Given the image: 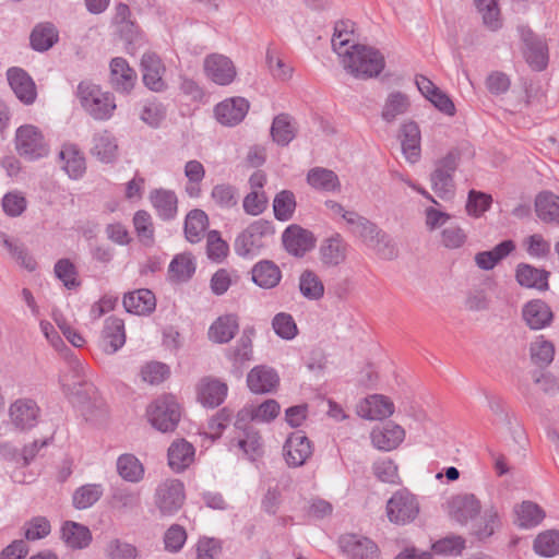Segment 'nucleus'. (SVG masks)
<instances>
[{
  "instance_id": "f257e3e1",
  "label": "nucleus",
  "mask_w": 559,
  "mask_h": 559,
  "mask_svg": "<svg viewBox=\"0 0 559 559\" xmlns=\"http://www.w3.org/2000/svg\"><path fill=\"white\" fill-rule=\"evenodd\" d=\"M342 58L344 68L356 79L378 76L384 68V57L376 48L359 44L350 45Z\"/></svg>"
},
{
  "instance_id": "f03ea898",
  "label": "nucleus",
  "mask_w": 559,
  "mask_h": 559,
  "mask_svg": "<svg viewBox=\"0 0 559 559\" xmlns=\"http://www.w3.org/2000/svg\"><path fill=\"white\" fill-rule=\"evenodd\" d=\"M81 106L95 120L104 121L112 117L116 109L115 97L109 92L90 82L82 81L76 91Z\"/></svg>"
},
{
  "instance_id": "7ed1b4c3",
  "label": "nucleus",
  "mask_w": 559,
  "mask_h": 559,
  "mask_svg": "<svg viewBox=\"0 0 559 559\" xmlns=\"http://www.w3.org/2000/svg\"><path fill=\"white\" fill-rule=\"evenodd\" d=\"M461 159L460 151L453 148L436 163V169L430 176L433 192L443 200L451 199L454 194L453 174Z\"/></svg>"
},
{
  "instance_id": "20e7f679",
  "label": "nucleus",
  "mask_w": 559,
  "mask_h": 559,
  "mask_svg": "<svg viewBox=\"0 0 559 559\" xmlns=\"http://www.w3.org/2000/svg\"><path fill=\"white\" fill-rule=\"evenodd\" d=\"M385 512L391 523L406 525L416 520L420 512V507L414 493L407 489H400L388 500Z\"/></svg>"
},
{
  "instance_id": "39448f33",
  "label": "nucleus",
  "mask_w": 559,
  "mask_h": 559,
  "mask_svg": "<svg viewBox=\"0 0 559 559\" xmlns=\"http://www.w3.org/2000/svg\"><path fill=\"white\" fill-rule=\"evenodd\" d=\"M147 415L154 428L162 432H169L176 429L181 412L173 396H162L150 406Z\"/></svg>"
},
{
  "instance_id": "423d86ee",
  "label": "nucleus",
  "mask_w": 559,
  "mask_h": 559,
  "mask_svg": "<svg viewBox=\"0 0 559 559\" xmlns=\"http://www.w3.org/2000/svg\"><path fill=\"white\" fill-rule=\"evenodd\" d=\"M15 148L20 156L29 160L41 158L49 152L43 133L32 124L21 126L16 130Z\"/></svg>"
},
{
  "instance_id": "0eeeda50",
  "label": "nucleus",
  "mask_w": 559,
  "mask_h": 559,
  "mask_svg": "<svg viewBox=\"0 0 559 559\" xmlns=\"http://www.w3.org/2000/svg\"><path fill=\"white\" fill-rule=\"evenodd\" d=\"M185 498L183 484L179 479H166L157 486L154 502L163 515H173L181 509Z\"/></svg>"
},
{
  "instance_id": "6e6552de",
  "label": "nucleus",
  "mask_w": 559,
  "mask_h": 559,
  "mask_svg": "<svg viewBox=\"0 0 559 559\" xmlns=\"http://www.w3.org/2000/svg\"><path fill=\"white\" fill-rule=\"evenodd\" d=\"M227 392V383L211 376L201 378L197 384V399L204 407L219 406L225 401Z\"/></svg>"
},
{
  "instance_id": "1a4fd4ad",
  "label": "nucleus",
  "mask_w": 559,
  "mask_h": 559,
  "mask_svg": "<svg viewBox=\"0 0 559 559\" xmlns=\"http://www.w3.org/2000/svg\"><path fill=\"white\" fill-rule=\"evenodd\" d=\"M7 79L16 98L24 105H32L37 97L35 82L22 68L13 67L7 71Z\"/></svg>"
},
{
  "instance_id": "9d476101",
  "label": "nucleus",
  "mask_w": 559,
  "mask_h": 559,
  "mask_svg": "<svg viewBox=\"0 0 559 559\" xmlns=\"http://www.w3.org/2000/svg\"><path fill=\"white\" fill-rule=\"evenodd\" d=\"M521 37L526 46L524 51L526 61L536 71L544 70L548 64V47L530 28L521 27Z\"/></svg>"
},
{
  "instance_id": "9b49d317",
  "label": "nucleus",
  "mask_w": 559,
  "mask_h": 559,
  "mask_svg": "<svg viewBox=\"0 0 559 559\" xmlns=\"http://www.w3.org/2000/svg\"><path fill=\"white\" fill-rule=\"evenodd\" d=\"M284 455L289 466L304 465L312 455V445L307 436L298 430L289 435L284 444Z\"/></svg>"
},
{
  "instance_id": "f8f14e48",
  "label": "nucleus",
  "mask_w": 559,
  "mask_h": 559,
  "mask_svg": "<svg viewBox=\"0 0 559 559\" xmlns=\"http://www.w3.org/2000/svg\"><path fill=\"white\" fill-rule=\"evenodd\" d=\"M480 501L473 493H460L449 501V514L451 519L462 525L467 524L480 514Z\"/></svg>"
},
{
  "instance_id": "ddd939ff",
  "label": "nucleus",
  "mask_w": 559,
  "mask_h": 559,
  "mask_svg": "<svg viewBox=\"0 0 559 559\" xmlns=\"http://www.w3.org/2000/svg\"><path fill=\"white\" fill-rule=\"evenodd\" d=\"M282 241L287 252L295 257H304L316 245L313 234L298 225L288 226L282 235Z\"/></svg>"
},
{
  "instance_id": "4468645a",
  "label": "nucleus",
  "mask_w": 559,
  "mask_h": 559,
  "mask_svg": "<svg viewBox=\"0 0 559 559\" xmlns=\"http://www.w3.org/2000/svg\"><path fill=\"white\" fill-rule=\"evenodd\" d=\"M249 107V102L246 98L233 97L217 104L214 112L221 124L234 127L245 119Z\"/></svg>"
},
{
  "instance_id": "2eb2a0df",
  "label": "nucleus",
  "mask_w": 559,
  "mask_h": 559,
  "mask_svg": "<svg viewBox=\"0 0 559 559\" xmlns=\"http://www.w3.org/2000/svg\"><path fill=\"white\" fill-rule=\"evenodd\" d=\"M204 71L213 82L219 85L230 84L236 76L233 61L219 53H213L205 58Z\"/></svg>"
},
{
  "instance_id": "dca6fc26",
  "label": "nucleus",
  "mask_w": 559,
  "mask_h": 559,
  "mask_svg": "<svg viewBox=\"0 0 559 559\" xmlns=\"http://www.w3.org/2000/svg\"><path fill=\"white\" fill-rule=\"evenodd\" d=\"M9 415L14 427L24 431L36 426L39 407L33 400L19 399L11 404Z\"/></svg>"
},
{
  "instance_id": "f3484780",
  "label": "nucleus",
  "mask_w": 559,
  "mask_h": 559,
  "mask_svg": "<svg viewBox=\"0 0 559 559\" xmlns=\"http://www.w3.org/2000/svg\"><path fill=\"white\" fill-rule=\"evenodd\" d=\"M550 272L545 269L535 267L532 264L521 262L515 267V281L524 288H532L539 292L549 289Z\"/></svg>"
},
{
  "instance_id": "a211bd4d",
  "label": "nucleus",
  "mask_w": 559,
  "mask_h": 559,
  "mask_svg": "<svg viewBox=\"0 0 559 559\" xmlns=\"http://www.w3.org/2000/svg\"><path fill=\"white\" fill-rule=\"evenodd\" d=\"M522 318L531 330H542L551 324L554 312L544 300L533 299L523 306Z\"/></svg>"
},
{
  "instance_id": "6ab92c4d",
  "label": "nucleus",
  "mask_w": 559,
  "mask_h": 559,
  "mask_svg": "<svg viewBox=\"0 0 559 559\" xmlns=\"http://www.w3.org/2000/svg\"><path fill=\"white\" fill-rule=\"evenodd\" d=\"M141 68L144 85L154 92H162L166 88L163 80L165 67L160 58L154 52H146L142 56Z\"/></svg>"
},
{
  "instance_id": "aec40b11",
  "label": "nucleus",
  "mask_w": 559,
  "mask_h": 559,
  "mask_svg": "<svg viewBox=\"0 0 559 559\" xmlns=\"http://www.w3.org/2000/svg\"><path fill=\"white\" fill-rule=\"evenodd\" d=\"M136 74L126 59L117 57L110 61V84L120 93H129L135 83Z\"/></svg>"
},
{
  "instance_id": "412c9836",
  "label": "nucleus",
  "mask_w": 559,
  "mask_h": 559,
  "mask_svg": "<svg viewBox=\"0 0 559 559\" xmlns=\"http://www.w3.org/2000/svg\"><path fill=\"white\" fill-rule=\"evenodd\" d=\"M195 449L186 439L175 440L168 448V465L175 473H181L194 461Z\"/></svg>"
},
{
  "instance_id": "4be33fe9",
  "label": "nucleus",
  "mask_w": 559,
  "mask_h": 559,
  "mask_svg": "<svg viewBox=\"0 0 559 559\" xmlns=\"http://www.w3.org/2000/svg\"><path fill=\"white\" fill-rule=\"evenodd\" d=\"M394 413L393 402L381 394L370 395L360 404L358 414L369 420H382Z\"/></svg>"
},
{
  "instance_id": "5701e85b",
  "label": "nucleus",
  "mask_w": 559,
  "mask_h": 559,
  "mask_svg": "<svg viewBox=\"0 0 559 559\" xmlns=\"http://www.w3.org/2000/svg\"><path fill=\"white\" fill-rule=\"evenodd\" d=\"M123 307L129 313L147 316L155 310L156 298L150 289H136L124 295Z\"/></svg>"
},
{
  "instance_id": "b1692460",
  "label": "nucleus",
  "mask_w": 559,
  "mask_h": 559,
  "mask_svg": "<svg viewBox=\"0 0 559 559\" xmlns=\"http://www.w3.org/2000/svg\"><path fill=\"white\" fill-rule=\"evenodd\" d=\"M102 347L106 354H115L126 343L124 322L122 319L110 317L105 321L102 335Z\"/></svg>"
},
{
  "instance_id": "393cba45",
  "label": "nucleus",
  "mask_w": 559,
  "mask_h": 559,
  "mask_svg": "<svg viewBox=\"0 0 559 559\" xmlns=\"http://www.w3.org/2000/svg\"><path fill=\"white\" fill-rule=\"evenodd\" d=\"M348 245L340 234L324 239L320 247V257L324 265L336 266L343 263L347 255Z\"/></svg>"
},
{
  "instance_id": "a878e982",
  "label": "nucleus",
  "mask_w": 559,
  "mask_h": 559,
  "mask_svg": "<svg viewBox=\"0 0 559 559\" xmlns=\"http://www.w3.org/2000/svg\"><path fill=\"white\" fill-rule=\"evenodd\" d=\"M404 438V429L393 423H388L382 428L373 429L371 432L372 444L383 451L396 449Z\"/></svg>"
},
{
  "instance_id": "bb28decb",
  "label": "nucleus",
  "mask_w": 559,
  "mask_h": 559,
  "mask_svg": "<svg viewBox=\"0 0 559 559\" xmlns=\"http://www.w3.org/2000/svg\"><path fill=\"white\" fill-rule=\"evenodd\" d=\"M341 546L354 559H374L378 556V546L367 537L347 535L342 537Z\"/></svg>"
},
{
  "instance_id": "cd10ccee",
  "label": "nucleus",
  "mask_w": 559,
  "mask_h": 559,
  "mask_svg": "<svg viewBox=\"0 0 559 559\" xmlns=\"http://www.w3.org/2000/svg\"><path fill=\"white\" fill-rule=\"evenodd\" d=\"M501 526V520L497 509L491 506L486 508L483 513L472 520L471 534L479 540H484L493 535Z\"/></svg>"
},
{
  "instance_id": "c85d7f7f",
  "label": "nucleus",
  "mask_w": 559,
  "mask_h": 559,
  "mask_svg": "<svg viewBox=\"0 0 559 559\" xmlns=\"http://www.w3.org/2000/svg\"><path fill=\"white\" fill-rule=\"evenodd\" d=\"M411 108L409 97L400 91L391 92L381 109V119L386 123H394L401 116L408 112Z\"/></svg>"
},
{
  "instance_id": "c756f323",
  "label": "nucleus",
  "mask_w": 559,
  "mask_h": 559,
  "mask_svg": "<svg viewBox=\"0 0 559 559\" xmlns=\"http://www.w3.org/2000/svg\"><path fill=\"white\" fill-rule=\"evenodd\" d=\"M401 144L406 159L416 163L420 157V131L416 122L408 121L401 126Z\"/></svg>"
},
{
  "instance_id": "7c9ffc66",
  "label": "nucleus",
  "mask_w": 559,
  "mask_h": 559,
  "mask_svg": "<svg viewBox=\"0 0 559 559\" xmlns=\"http://www.w3.org/2000/svg\"><path fill=\"white\" fill-rule=\"evenodd\" d=\"M62 160V169L70 178L78 179L83 176L86 169L85 157L74 144H64L59 153Z\"/></svg>"
},
{
  "instance_id": "2f4dec72",
  "label": "nucleus",
  "mask_w": 559,
  "mask_h": 559,
  "mask_svg": "<svg viewBox=\"0 0 559 559\" xmlns=\"http://www.w3.org/2000/svg\"><path fill=\"white\" fill-rule=\"evenodd\" d=\"M535 212L545 223L559 225V195L551 191H542L535 199Z\"/></svg>"
},
{
  "instance_id": "473e14b6",
  "label": "nucleus",
  "mask_w": 559,
  "mask_h": 559,
  "mask_svg": "<svg viewBox=\"0 0 559 559\" xmlns=\"http://www.w3.org/2000/svg\"><path fill=\"white\" fill-rule=\"evenodd\" d=\"M239 330L238 317L225 314L217 318L209 329V337L215 343H228Z\"/></svg>"
},
{
  "instance_id": "72a5a7b5",
  "label": "nucleus",
  "mask_w": 559,
  "mask_h": 559,
  "mask_svg": "<svg viewBox=\"0 0 559 559\" xmlns=\"http://www.w3.org/2000/svg\"><path fill=\"white\" fill-rule=\"evenodd\" d=\"M247 383L254 393H267L277 385L278 376L272 368L255 367L248 373Z\"/></svg>"
},
{
  "instance_id": "f704fd0d",
  "label": "nucleus",
  "mask_w": 559,
  "mask_h": 559,
  "mask_svg": "<svg viewBox=\"0 0 559 559\" xmlns=\"http://www.w3.org/2000/svg\"><path fill=\"white\" fill-rule=\"evenodd\" d=\"M150 198L154 209L162 219L169 221L177 215L178 199L174 191L156 189L151 192Z\"/></svg>"
},
{
  "instance_id": "c9c22d12",
  "label": "nucleus",
  "mask_w": 559,
  "mask_h": 559,
  "mask_svg": "<svg viewBox=\"0 0 559 559\" xmlns=\"http://www.w3.org/2000/svg\"><path fill=\"white\" fill-rule=\"evenodd\" d=\"M297 128L295 120L287 114H280L274 117L271 126L272 140L281 145H288L296 136Z\"/></svg>"
},
{
  "instance_id": "e433bc0d",
  "label": "nucleus",
  "mask_w": 559,
  "mask_h": 559,
  "mask_svg": "<svg viewBox=\"0 0 559 559\" xmlns=\"http://www.w3.org/2000/svg\"><path fill=\"white\" fill-rule=\"evenodd\" d=\"M252 281L262 288H273L282 278L280 267L272 261L263 260L252 269Z\"/></svg>"
},
{
  "instance_id": "4c0bfd02",
  "label": "nucleus",
  "mask_w": 559,
  "mask_h": 559,
  "mask_svg": "<svg viewBox=\"0 0 559 559\" xmlns=\"http://www.w3.org/2000/svg\"><path fill=\"white\" fill-rule=\"evenodd\" d=\"M2 246L8 250L11 258L16 261L22 267L29 272L36 270L37 262L34 257L28 252L27 248L17 239H12L4 233L0 234Z\"/></svg>"
},
{
  "instance_id": "58836bf2",
  "label": "nucleus",
  "mask_w": 559,
  "mask_h": 559,
  "mask_svg": "<svg viewBox=\"0 0 559 559\" xmlns=\"http://www.w3.org/2000/svg\"><path fill=\"white\" fill-rule=\"evenodd\" d=\"M307 182L316 190L334 192L340 191L341 182L337 175L328 168L314 167L307 174Z\"/></svg>"
},
{
  "instance_id": "ea45409f",
  "label": "nucleus",
  "mask_w": 559,
  "mask_h": 559,
  "mask_svg": "<svg viewBox=\"0 0 559 559\" xmlns=\"http://www.w3.org/2000/svg\"><path fill=\"white\" fill-rule=\"evenodd\" d=\"M118 145L115 136L107 130L96 133L93 138L92 154L103 163L116 159Z\"/></svg>"
},
{
  "instance_id": "a19ab883",
  "label": "nucleus",
  "mask_w": 559,
  "mask_h": 559,
  "mask_svg": "<svg viewBox=\"0 0 559 559\" xmlns=\"http://www.w3.org/2000/svg\"><path fill=\"white\" fill-rule=\"evenodd\" d=\"M346 223L350 226L353 234L357 235L366 246H369L382 230L368 218L356 213L345 216Z\"/></svg>"
},
{
  "instance_id": "79ce46f5",
  "label": "nucleus",
  "mask_w": 559,
  "mask_h": 559,
  "mask_svg": "<svg viewBox=\"0 0 559 559\" xmlns=\"http://www.w3.org/2000/svg\"><path fill=\"white\" fill-rule=\"evenodd\" d=\"M61 537L64 543L74 549L87 547L92 540L90 530L76 522L67 521L61 528Z\"/></svg>"
},
{
  "instance_id": "37998d69",
  "label": "nucleus",
  "mask_w": 559,
  "mask_h": 559,
  "mask_svg": "<svg viewBox=\"0 0 559 559\" xmlns=\"http://www.w3.org/2000/svg\"><path fill=\"white\" fill-rule=\"evenodd\" d=\"M209 225V217L202 210L190 211L185 219V236L191 243L201 241Z\"/></svg>"
},
{
  "instance_id": "c03bdc74",
  "label": "nucleus",
  "mask_w": 559,
  "mask_h": 559,
  "mask_svg": "<svg viewBox=\"0 0 559 559\" xmlns=\"http://www.w3.org/2000/svg\"><path fill=\"white\" fill-rule=\"evenodd\" d=\"M195 272V263L190 253L177 254L170 262L168 275L176 283L188 282Z\"/></svg>"
},
{
  "instance_id": "a18cd8bd",
  "label": "nucleus",
  "mask_w": 559,
  "mask_h": 559,
  "mask_svg": "<svg viewBox=\"0 0 559 559\" xmlns=\"http://www.w3.org/2000/svg\"><path fill=\"white\" fill-rule=\"evenodd\" d=\"M514 512L518 525L523 528L537 526L546 516L545 511L532 501H523L515 507Z\"/></svg>"
},
{
  "instance_id": "49530a36",
  "label": "nucleus",
  "mask_w": 559,
  "mask_h": 559,
  "mask_svg": "<svg viewBox=\"0 0 559 559\" xmlns=\"http://www.w3.org/2000/svg\"><path fill=\"white\" fill-rule=\"evenodd\" d=\"M29 40L34 50L46 51L58 40V31L49 22L40 23L32 31Z\"/></svg>"
},
{
  "instance_id": "de8ad7c7",
  "label": "nucleus",
  "mask_w": 559,
  "mask_h": 559,
  "mask_svg": "<svg viewBox=\"0 0 559 559\" xmlns=\"http://www.w3.org/2000/svg\"><path fill=\"white\" fill-rule=\"evenodd\" d=\"M118 474L127 481L139 483L144 476V466L133 454H122L117 460Z\"/></svg>"
},
{
  "instance_id": "09e8293b",
  "label": "nucleus",
  "mask_w": 559,
  "mask_h": 559,
  "mask_svg": "<svg viewBox=\"0 0 559 559\" xmlns=\"http://www.w3.org/2000/svg\"><path fill=\"white\" fill-rule=\"evenodd\" d=\"M534 551L542 557H555L559 554V530H546L533 542Z\"/></svg>"
},
{
  "instance_id": "8fccbe9b",
  "label": "nucleus",
  "mask_w": 559,
  "mask_h": 559,
  "mask_svg": "<svg viewBox=\"0 0 559 559\" xmlns=\"http://www.w3.org/2000/svg\"><path fill=\"white\" fill-rule=\"evenodd\" d=\"M300 294L309 300H319L324 295V285L311 270H305L299 277Z\"/></svg>"
},
{
  "instance_id": "3c124183",
  "label": "nucleus",
  "mask_w": 559,
  "mask_h": 559,
  "mask_svg": "<svg viewBox=\"0 0 559 559\" xmlns=\"http://www.w3.org/2000/svg\"><path fill=\"white\" fill-rule=\"evenodd\" d=\"M532 361L538 367H547L551 364L555 356V345L544 338L543 335L536 337L530 345Z\"/></svg>"
},
{
  "instance_id": "603ef678",
  "label": "nucleus",
  "mask_w": 559,
  "mask_h": 559,
  "mask_svg": "<svg viewBox=\"0 0 559 559\" xmlns=\"http://www.w3.org/2000/svg\"><path fill=\"white\" fill-rule=\"evenodd\" d=\"M296 210L295 194L290 190L280 191L273 200V211L276 219L286 222L290 219Z\"/></svg>"
},
{
  "instance_id": "864d4df0",
  "label": "nucleus",
  "mask_w": 559,
  "mask_h": 559,
  "mask_svg": "<svg viewBox=\"0 0 559 559\" xmlns=\"http://www.w3.org/2000/svg\"><path fill=\"white\" fill-rule=\"evenodd\" d=\"M211 198L215 205L224 210L237 206L239 201L237 188L229 183H218L214 186L211 192Z\"/></svg>"
},
{
  "instance_id": "5fc2aeb1",
  "label": "nucleus",
  "mask_w": 559,
  "mask_h": 559,
  "mask_svg": "<svg viewBox=\"0 0 559 559\" xmlns=\"http://www.w3.org/2000/svg\"><path fill=\"white\" fill-rule=\"evenodd\" d=\"M238 447L243 451L245 455L254 461L263 454V442L260 432L254 429H247L242 432V437L238 439Z\"/></svg>"
},
{
  "instance_id": "6e6d98bb",
  "label": "nucleus",
  "mask_w": 559,
  "mask_h": 559,
  "mask_svg": "<svg viewBox=\"0 0 559 559\" xmlns=\"http://www.w3.org/2000/svg\"><path fill=\"white\" fill-rule=\"evenodd\" d=\"M475 5L489 29L497 31L502 26L498 0H475Z\"/></svg>"
},
{
  "instance_id": "4d7b16f0",
  "label": "nucleus",
  "mask_w": 559,
  "mask_h": 559,
  "mask_svg": "<svg viewBox=\"0 0 559 559\" xmlns=\"http://www.w3.org/2000/svg\"><path fill=\"white\" fill-rule=\"evenodd\" d=\"M102 493L99 485H84L74 491L72 497L73 506L79 510L87 509L99 500Z\"/></svg>"
},
{
  "instance_id": "13d9d810",
  "label": "nucleus",
  "mask_w": 559,
  "mask_h": 559,
  "mask_svg": "<svg viewBox=\"0 0 559 559\" xmlns=\"http://www.w3.org/2000/svg\"><path fill=\"white\" fill-rule=\"evenodd\" d=\"M262 246V241L250 231L249 226L235 240V251L240 257L255 255Z\"/></svg>"
},
{
  "instance_id": "bf43d9fd",
  "label": "nucleus",
  "mask_w": 559,
  "mask_h": 559,
  "mask_svg": "<svg viewBox=\"0 0 559 559\" xmlns=\"http://www.w3.org/2000/svg\"><path fill=\"white\" fill-rule=\"evenodd\" d=\"M376 254L383 260H393L397 257L399 250L391 237L383 230L368 246Z\"/></svg>"
},
{
  "instance_id": "052dcab7",
  "label": "nucleus",
  "mask_w": 559,
  "mask_h": 559,
  "mask_svg": "<svg viewBox=\"0 0 559 559\" xmlns=\"http://www.w3.org/2000/svg\"><path fill=\"white\" fill-rule=\"evenodd\" d=\"M111 506L120 511H131L140 506V495L127 488H117L111 497Z\"/></svg>"
},
{
  "instance_id": "680f3d73",
  "label": "nucleus",
  "mask_w": 559,
  "mask_h": 559,
  "mask_svg": "<svg viewBox=\"0 0 559 559\" xmlns=\"http://www.w3.org/2000/svg\"><path fill=\"white\" fill-rule=\"evenodd\" d=\"M133 225L141 242L148 246L154 240V227L151 215L145 211H138L133 217Z\"/></svg>"
},
{
  "instance_id": "e2e57ef3",
  "label": "nucleus",
  "mask_w": 559,
  "mask_h": 559,
  "mask_svg": "<svg viewBox=\"0 0 559 559\" xmlns=\"http://www.w3.org/2000/svg\"><path fill=\"white\" fill-rule=\"evenodd\" d=\"M274 332L284 340H293L298 329L293 317L285 312L277 313L272 320Z\"/></svg>"
},
{
  "instance_id": "0e129e2a",
  "label": "nucleus",
  "mask_w": 559,
  "mask_h": 559,
  "mask_svg": "<svg viewBox=\"0 0 559 559\" xmlns=\"http://www.w3.org/2000/svg\"><path fill=\"white\" fill-rule=\"evenodd\" d=\"M55 274L63 283L68 289L75 288L80 285L76 280V267L69 259H60L55 264Z\"/></svg>"
},
{
  "instance_id": "69168bd1",
  "label": "nucleus",
  "mask_w": 559,
  "mask_h": 559,
  "mask_svg": "<svg viewBox=\"0 0 559 559\" xmlns=\"http://www.w3.org/2000/svg\"><path fill=\"white\" fill-rule=\"evenodd\" d=\"M492 198L490 194L471 190L466 203V211L469 215L479 217L490 206Z\"/></svg>"
},
{
  "instance_id": "338daca9",
  "label": "nucleus",
  "mask_w": 559,
  "mask_h": 559,
  "mask_svg": "<svg viewBox=\"0 0 559 559\" xmlns=\"http://www.w3.org/2000/svg\"><path fill=\"white\" fill-rule=\"evenodd\" d=\"M372 471L376 477L383 483L399 484L400 476L397 473V466L390 460H380L373 463Z\"/></svg>"
},
{
  "instance_id": "774afa93",
  "label": "nucleus",
  "mask_w": 559,
  "mask_h": 559,
  "mask_svg": "<svg viewBox=\"0 0 559 559\" xmlns=\"http://www.w3.org/2000/svg\"><path fill=\"white\" fill-rule=\"evenodd\" d=\"M266 63L275 79L287 81L292 78L293 68L286 64L271 48H269L266 51Z\"/></svg>"
}]
</instances>
